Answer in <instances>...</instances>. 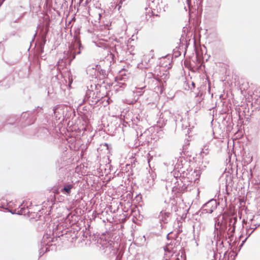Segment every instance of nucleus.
Listing matches in <instances>:
<instances>
[{
  "instance_id": "f257e3e1",
  "label": "nucleus",
  "mask_w": 260,
  "mask_h": 260,
  "mask_svg": "<svg viewBox=\"0 0 260 260\" xmlns=\"http://www.w3.org/2000/svg\"><path fill=\"white\" fill-rule=\"evenodd\" d=\"M74 188V185L73 184H65L63 188L61 189L62 192H66L68 194H70L71 190Z\"/></svg>"
},
{
  "instance_id": "f03ea898",
  "label": "nucleus",
  "mask_w": 260,
  "mask_h": 260,
  "mask_svg": "<svg viewBox=\"0 0 260 260\" xmlns=\"http://www.w3.org/2000/svg\"><path fill=\"white\" fill-rule=\"evenodd\" d=\"M125 2H126V0H120L119 3L117 5L118 10H119L120 9V8L122 6V5L125 6L126 5L127 3Z\"/></svg>"
},
{
  "instance_id": "7ed1b4c3",
  "label": "nucleus",
  "mask_w": 260,
  "mask_h": 260,
  "mask_svg": "<svg viewBox=\"0 0 260 260\" xmlns=\"http://www.w3.org/2000/svg\"><path fill=\"white\" fill-rule=\"evenodd\" d=\"M234 220V224L235 223V222H236L237 221V217H234V218H231L230 219V222H232V221Z\"/></svg>"
},
{
  "instance_id": "20e7f679",
  "label": "nucleus",
  "mask_w": 260,
  "mask_h": 260,
  "mask_svg": "<svg viewBox=\"0 0 260 260\" xmlns=\"http://www.w3.org/2000/svg\"><path fill=\"white\" fill-rule=\"evenodd\" d=\"M5 1V0H2V2H4Z\"/></svg>"
}]
</instances>
